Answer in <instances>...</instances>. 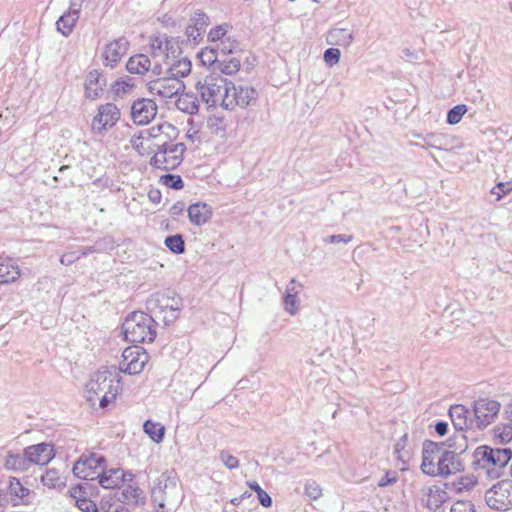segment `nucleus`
I'll return each instance as SVG.
<instances>
[{"label": "nucleus", "instance_id": "nucleus-1", "mask_svg": "<svg viewBox=\"0 0 512 512\" xmlns=\"http://www.w3.org/2000/svg\"><path fill=\"white\" fill-rule=\"evenodd\" d=\"M87 400H99L101 408H106L116 399L120 389V375L116 368L103 367L95 372L86 385Z\"/></svg>", "mask_w": 512, "mask_h": 512}, {"label": "nucleus", "instance_id": "nucleus-2", "mask_svg": "<svg viewBox=\"0 0 512 512\" xmlns=\"http://www.w3.org/2000/svg\"><path fill=\"white\" fill-rule=\"evenodd\" d=\"M511 458L510 449L479 446L473 452L472 467L489 479H497L504 475Z\"/></svg>", "mask_w": 512, "mask_h": 512}, {"label": "nucleus", "instance_id": "nucleus-3", "mask_svg": "<svg viewBox=\"0 0 512 512\" xmlns=\"http://www.w3.org/2000/svg\"><path fill=\"white\" fill-rule=\"evenodd\" d=\"M169 130L173 126L169 123H161L144 130L138 136L131 139L132 147L142 156L155 155L169 140Z\"/></svg>", "mask_w": 512, "mask_h": 512}, {"label": "nucleus", "instance_id": "nucleus-4", "mask_svg": "<svg viewBox=\"0 0 512 512\" xmlns=\"http://www.w3.org/2000/svg\"><path fill=\"white\" fill-rule=\"evenodd\" d=\"M153 324L152 316L144 312H132L122 324L125 340L131 343L152 342L156 337Z\"/></svg>", "mask_w": 512, "mask_h": 512}, {"label": "nucleus", "instance_id": "nucleus-5", "mask_svg": "<svg viewBox=\"0 0 512 512\" xmlns=\"http://www.w3.org/2000/svg\"><path fill=\"white\" fill-rule=\"evenodd\" d=\"M229 81L219 74L211 73L199 79L195 88L201 100L210 107H223V99L228 93Z\"/></svg>", "mask_w": 512, "mask_h": 512}, {"label": "nucleus", "instance_id": "nucleus-6", "mask_svg": "<svg viewBox=\"0 0 512 512\" xmlns=\"http://www.w3.org/2000/svg\"><path fill=\"white\" fill-rule=\"evenodd\" d=\"M185 151L183 143H174L169 138L168 143L152 156L150 164L158 169L174 170L182 163Z\"/></svg>", "mask_w": 512, "mask_h": 512}, {"label": "nucleus", "instance_id": "nucleus-7", "mask_svg": "<svg viewBox=\"0 0 512 512\" xmlns=\"http://www.w3.org/2000/svg\"><path fill=\"white\" fill-rule=\"evenodd\" d=\"M228 93L223 99V108L234 110L236 107L245 108L254 105L258 98V92L255 88L247 85H235L229 81Z\"/></svg>", "mask_w": 512, "mask_h": 512}, {"label": "nucleus", "instance_id": "nucleus-8", "mask_svg": "<svg viewBox=\"0 0 512 512\" xmlns=\"http://www.w3.org/2000/svg\"><path fill=\"white\" fill-rule=\"evenodd\" d=\"M455 440L460 441V443L455 445V449L453 451L445 448L437 476L448 477L452 474L461 472L464 469V463L460 455L467 449L465 435L458 434L455 436Z\"/></svg>", "mask_w": 512, "mask_h": 512}, {"label": "nucleus", "instance_id": "nucleus-9", "mask_svg": "<svg viewBox=\"0 0 512 512\" xmlns=\"http://www.w3.org/2000/svg\"><path fill=\"white\" fill-rule=\"evenodd\" d=\"M181 488L174 479L163 477L159 479L158 486L152 490V498L161 508L177 507L182 500Z\"/></svg>", "mask_w": 512, "mask_h": 512}, {"label": "nucleus", "instance_id": "nucleus-10", "mask_svg": "<svg viewBox=\"0 0 512 512\" xmlns=\"http://www.w3.org/2000/svg\"><path fill=\"white\" fill-rule=\"evenodd\" d=\"M105 464L106 459L104 456L90 452L79 457L75 462L72 471L78 478L84 480H95L99 478Z\"/></svg>", "mask_w": 512, "mask_h": 512}, {"label": "nucleus", "instance_id": "nucleus-11", "mask_svg": "<svg viewBox=\"0 0 512 512\" xmlns=\"http://www.w3.org/2000/svg\"><path fill=\"white\" fill-rule=\"evenodd\" d=\"M487 505L494 510L507 511L512 508V481L501 480L485 493Z\"/></svg>", "mask_w": 512, "mask_h": 512}, {"label": "nucleus", "instance_id": "nucleus-12", "mask_svg": "<svg viewBox=\"0 0 512 512\" xmlns=\"http://www.w3.org/2000/svg\"><path fill=\"white\" fill-rule=\"evenodd\" d=\"M149 360L146 351L139 346H132L124 349L119 370L129 375H136L142 372Z\"/></svg>", "mask_w": 512, "mask_h": 512}, {"label": "nucleus", "instance_id": "nucleus-13", "mask_svg": "<svg viewBox=\"0 0 512 512\" xmlns=\"http://www.w3.org/2000/svg\"><path fill=\"white\" fill-rule=\"evenodd\" d=\"M501 404L490 398H479L474 402V420L477 429L490 425L497 417Z\"/></svg>", "mask_w": 512, "mask_h": 512}, {"label": "nucleus", "instance_id": "nucleus-14", "mask_svg": "<svg viewBox=\"0 0 512 512\" xmlns=\"http://www.w3.org/2000/svg\"><path fill=\"white\" fill-rule=\"evenodd\" d=\"M147 307L150 310L159 309L158 312H170L168 321H175L179 317L182 300L175 293H156L147 300Z\"/></svg>", "mask_w": 512, "mask_h": 512}, {"label": "nucleus", "instance_id": "nucleus-15", "mask_svg": "<svg viewBox=\"0 0 512 512\" xmlns=\"http://www.w3.org/2000/svg\"><path fill=\"white\" fill-rule=\"evenodd\" d=\"M445 446L432 441L423 444L421 470L429 476H437Z\"/></svg>", "mask_w": 512, "mask_h": 512}, {"label": "nucleus", "instance_id": "nucleus-16", "mask_svg": "<svg viewBox=\"0 0 512 512\" xmlns=\"http://www.w3.org/2000/svg\"><path fill=\"white\" fill-rule=\"evenodd\" d=\"M149 91L163 99H170L184 91V83L172 76L159 78L149 82Z\"/></svg>", "mask_w": 512, "mask_h": 512}, {"label": "nucleus", "instance_id": "nucleus-17", "mask_svg": "<svg viewBox=\"0 0 512 512\" xmlns=\"http://www.w3.org/2000/svg\"><path fill=\"white\" fill-rule=\"evenodd\" d=\"M120 119V110L113 103L101 105L97 115L93 118L92 129L95 133L102 134L113 127Z\"/></svg>", "mask_w": 512, "mask_h": 512}, {"label": "nucleus", "instance_id": "nucleus-18", "mask_svg": "<svg viewBox=\"0 0 512 512\" xmlns=\"http://www.w3.org/2000/svg\"><path fill=\"white\" fill-rule=\"evenodd\" d=\"M417 137L424 142L421 146L422 148L453 151L463 146L458 138L444 133H428L426 135H418Z\"/></svg>", "mask_w": 512, "mask_h": 512}, {"label": "nucleus", "instance_id": "nucleus-19", "mask_svg": "<svg viewBox=\"0 0 512 512\" xmlns=\"http://www.w3.org/2000/svg\"><path fill=\"white\" fill-rule=\"evenodd\" d=\"M157 114V105L156 103L147 98L137 99L133 102L131 106V117L135 124L138 125H146Z\"/></svg>", "mask_w": 512, "mask_h": 512}, {"label": "nucleus", "instance_id": "nucleus-20", "mask_svg": "<svg viewBox=\"0 0 512 512\" xmlns=\"http://www.w3.org/2000/svg\"><path fill=\"white\" fill-rule=\"evenodd\" d=\"M129 42L125 37L115 39L106 44L102 53L105 66L114 67L127 53Z\"/></svg>", "mask_w": 512, "mask_h": 512}, {"label": "nucleus", "instance_id": "nucleus-21", "mask_svg": "<svg viewBox=\"0 0 512 512\" xmlns=\"http://www.w3.org/2000/svg\"><path fill=\"white\" fill-rule=\"evenodd\" d=\"M24 455L27 457L29 464L37 465H46L55 456L53 446L48 443H39L29 446L24 450Z\"/></svg>", "mask_w": 512, "mask_h": 512}, {"label": "nucleus", "instance_id": "nucleus-22", "mask_svg": "<svg viewBox=\"0 0 512 512\" xmlns=\"http://www.w3.org/2000/svg\"><path fill=\"white\" fill-rule=\"evenodd\" d=\"M449 416L454 428L460 432L459 434H463L464 430L477 429L474 418H471L470 411L463 405L451 406Z\"/></svg>", "mask_w": 512, "mask_h": 512}, {"label": "nucleus", "instance_id": "nucleus-23", "mask_svg": "<svg viewBox=\"0 0 512 512\" xmlns=\"http://www.w3.org/2000/svg\"><path fill=\"white\" fill-rule=\"evenodd\" d=\"M132 478V473H126L121 468H111L107 470L105 464L98 478V482L105 489H114L123 482L131 481Z\"/></svg>", "mask_w": 512, "mask_h": 512}, {"label": "nucleus", "instance_id": "nucleus-24", "mask_svg": "<svg viewBox=\"0 0 512 512\" xmlns=\"http://www.w3.org/2000/svg\"><path fill=\"white\" fill-rule=\"evenodd\" d=\"M81 5V0H71L68 12L63 14L56 22L57 30L64 36H69L72 33L79 19Z\"/></svg>", "mask_w": 512, "mask_h": 512}, {"label": "nucleus", "instance_id": "nucleus-25", "mask_svg": "<svg viewBox=\"0 0 512 512\" xmlns=\"http://www.w3.org/2000/svg\"><path fill=\"white\" fill-rule=\"evenodd\" d=\"M7 494L10 496V501L13 506H27L31 503L30 490L23 486L19 479L15 477L9 478Z\"/></svg>", "mask_w": 512, "mask_h": 512}, {"label": "nucleus", "instance_id": "nucleus-26", "mask_svg": "<svg viewBox=\"0 0 512 512\" xmlns=\"http://www.w3.org/2000/svg\"><path fill=\"white\" fill-rule=\"evenodd\" d=\"M165 63L167 65V73L173 78L181 79L191 72L192 64L190 59L185 57L176 58L175 56L166 55Z\"/></svg>", "mask_w": 512, "mask_h": 512}, {"label": "nucleus", "instance_id": "nucleus-27", "mask_svg": "<svg viewBox=\"0 0 512 512\" xmlns=\"http://www.w3.org/2000/svg\"><path fill=\"white\" fill-rule=\"evenodd\" d=\"M106 85L104 77L97 70L89 73L85 80V94L89 99L95 100L100 97L104 86Z\"/></svg>", "mask_w": 512, "mask_h": 512}, {"label": "nucleus", "instance_id": "nucleus-28", "mask_svg": "<svg viewBox=\"0 0 512 512\" xmlns=\"http://www.w3.org/2000/svg\"><path fill=\"white\" fill-rule=\"evenodd\" d=\"M212 216L211 207L202 202H197L189 206L188 217L189 220L197 226L204 225L207 223Z\"/></svg>", "mask_w": 512, "mask_h": 512}, {"label": "nucleus", "instance_id": "nucleus-29", "mask_svg": "<svg viewBox=\"0 0 512 512\" xmlns=\"http://www.w3.org/2000/svg\"><path fill=\"white\" fill-rule=\"evenodd\" d=\"M299 290L296 289V280L292 278L286 287L283 296V307L290 315H295L298 312L300 300L298 297Z\"/></svg>", "mask_w": 512, "mask_h": 512}, {"label": "nucleus", "instance_id": "nucleus-30", "mask_svg": "<svg viewBox=\"0 0 512 512\" xmlns=\"http://www.w3.org/2000/svg\"><path fill=\"white\" fill-rule=\"evenodd\" d=\"M20 269L11 258L0 257V284L15 282L20 277Z\"/></svg>", "mask_w": 512, "mask_h": 512}, {"label": "nucleus", "instance_id": "nucleus-31", "mask_svg": "<svg viewBox=\"0 0 512 512\" xmlns=\"http://www.w3.org/2000/svg\"><path fill=\"white\" fill-rule=\"evenodd\" d=\"M151 68V61L144 54H137L129 58L126 69L131 74L144 75Z\"/></svg>", "mask_w": 512, "mask_h": 512}, {"label": "nucleus", "instance_id": "nucleus-32", "mask_svg": "<svg viewBox=\"0 0 512 512\" xmlns=\"http://www.w3.org/2000/svg\"><path fill=\"white\" fill-rule=\"evenodd\" d=\"M479 484L478 478L473 474L461 476L449 484V489L457 494L471 492Z\"/></svg>", "mask_w": 512, "mask_h": 512}, {"label": "nucleus", "instance_id": "nucleus-33", "mask_svg": "<svg viewBox=\"0 0 512 512\" xmlns=\"http://www.w3.org/2000/svg\"><path fill=\"white\" fill-rule=\"evenodd\" d=\"M353 34L345 28H333L328 32V43L348 47L353 42Z\"/></svg>", "mask_w": 512, "mask_h": 512}, {"label": "nucleus", "instance_id": "nucleus-34", "mask_svg": "<svg viewBox=\"0 0 512 512\" xmlns=\"http://www.w3.org/2000/svg\"><path fill=\"white\" fill-rule=\"evenodd\" d=\"M176 107L187 114L193 115L199 111V103L193 94L180 93L176 100Z\"/></svg>", "mask_w": 512, "mask_h": 512}, {"label": "nucleus", "instance_id": "nucleus-35", "mask_svg": "<svg viewBox=\"0 0 512 512\" xmlns=\"http://www.w3.org/2000/svg\"><path fill=\"white\" fill-rule=\"evenodd\" d=\"M117 499L126 504H139L143 499V491L137 487L129 485L121 492L116 494Z\"/></svg>", "mask_w": 512, "mask_h": 512}, {"label": "nucleus", "instance_id": "nucleus-36", "mask_svg": "<svg viewBox=\"0 0 512 512\" xmlns=\"http://www.w3.org/2000/svg\"><path fill=\"white\" fill-rule=\"evenodd\" d=\"M207 129L220 138L225 137L227 133V123L223 117L219 116H209L206 121Z\"/></svg>", "mask_w": 512, "mask_h": 512}, {"label": "nucleus", "instance_id": "nucleus-37", "mask_svg": "<svg viewBox=\"0 0 512 512\" xmlns=\"http://www.w3.org/2000/svg\"><path fill=\"white\" fill-rule=\"evenodd\" d=\"M215 51L218 52L222 57H226L238 48L239 43L230 33L226 35L222 40L213 45Z\"/></svg>", "mask_w": 512, "mask_h": 512}, {"label": "nucleus", "instance_id": "nucleus-38", "mask_svg": "<svg viewBox=\"0 0 512 512\" xmlns=\"http://www.w3.org/2000/svg\"><path fill=\"white\" fill-rule=\"evenodd\" d=\"M44 486L50 489H62L65 486L64 480L56 469H48L41 477Z\"/></svg>", "mask_w": 512, "mask_h": 512}, {"label": "nucleus", "instance_id": "nucleus-39", "mask_svg": "<svg viewBox=\"0 0 512 512\" xmlns=\"http://www.w3.org/2000/svg\"><path fill=\"white\" fill-rule=\"evenodd\" d=\"M6 469L8 470H14V471H24L28 469V461L27 457L9 453L5 459L4 463Z\"/></svg>", "mask_w": 512, "mask_h": 512}, {"label": "nucleus", "instance_id": "nucleus-40", "mask_svg": "<svg viewBox=\"0 0 512 512\" xmlns=\"http://www.w3.org/2000/svg\"><path fill=\"white\" fill-rule=\"evenodd\" d=\"M144 432L156 443L163 441L165 428L160 423L147 420L143 425Z\"/></svg>", "mask_w": 512, "mask_h": 512}, {"label": "nucleus", "instance_id": "nucleus-41", "mask_svg": "<svg viewBox=\"0 0 512 512\" xmlns=\"http://www.w3.org/2000/svg\"><path fill=\"white\" fill-rule=\"evenodd\" d=\"M240 60L235 57H231L226 59L225 57H221L219 64H217V69L226 75H233L240 69Z\"/></svg>", "mask_w": 512, "mask_h": 512}, {"label": "nucleus", "instance_id": "nucleus-42", "mask_svg": "<svg viewBox=\"0 0 512 512\" xmlns=\"http://www.w3.org/2000/svg\"><path fill=\"white\" fill-rule=\"evenodd\" d=\"M446 501V492L439 487L429 489L427 507L431 510H436L440 505Z\"/></svg>", "mask_w": 512, "mask_h": 512}, {"label": "nucleus", "instance_id": "nucleus-43", "mask_svg": "<svg viewBox=\"0 0 512 512\" xmlns=\"http://www.w3.org/2000/svg\"><path fill=\"white\" fill-rule=\"evenodd\" d=\"M80 489L74 488L71 496L76 499L75 504L82 512H98L97 505L90 499L77 497V493Z\"/></svg>", "mask_w": 512, "mask_h": 512}, {"label": "nucleus", "instance_id": "nucleus-44", "mask_svg": "<svg viewBox=\"0 0 512 512\" xmlns=\"http://www.w3.org/2000/svg\"><path fill=\"white\" fill-rule=\"evenodd\" d=\"M165 245L175 254H182L185 251V243L180 234L168 236L165 239Z\"/></svg>", "mask_w": 512, "mask_h": 512}, {"label": "nucleus", "instance_id": "nucleus-45", "mask_svg": "<svg viewBox=\"0 0 512 512\" xmlns=\"http://www.w3.org/2000/svg\"><path fill=\"white\" fill-rule=\"evenodd\" d=\"M208 23V16L200 10L196 11L194 15L190 18V24H192L196 28V30L201 31L202 33L205 31Z\"/></svg>", "mask_w": 512, "mask_h": 512}, {"label": "nucleus", "instance_id": "nucleus-46", "mask_svg": "<svg viewBox=\"0 0 512 512\" xmlns=\"http://www.w3.org/2000/svg\"><path fill=\"white\" fill-rule=\"evenodd\" d=\"M229 34L228 25L222 24L211 29L208 33V40L215 45L217 42L222 40L226 35Z\"/></svg>", "mask_w": 512, "mask_h": 512}, {"label": "nucleus", "instance_id": "nucleus-47", "mask_svg": "<svg viewBox=\"0 0 512 512\" xmlns=\"http://www.w3.org/2000/svg\"><path fill=\"white\" fill-rule=\"evenodd\" d=\"M466 112L467 107L464 104L456 105L449 110L447 114V122L452 125L459 123Z\"/></svg>", "mask_w": 512, "mask_h": 512}, {"label": "nucleus", "instance_id": "nucleus-48", "mask_svg": "<svg viewBox=\"0 0 512 512\" xmlns=\"http://www.w3.org/2000/svg\"><path fill=\"white\" fill-rule=\"evenodd\" d=\"M201 57L203 59V62H208L210 64H213L215 66V69H217V64H219L220 58L222 57L218 52L215 51V48L213 45L211 47L206 48L201 53Z\"/></svg>", "mask_w": 512, "mask_h": 512}, {"label": "nucleus", "instance_id": "nucleus-49", "mask_svg": "<svg viewBox=\"0 0 512 512\" xmlns=\"http://www.w3.org/2000/svg\"><path fill=\"white\" fill-rule=\"evenodd\" d=\"M305 494L312 500H317L322 495L321 487L315 481H307L304 487Z\"/></svg>", "mask_w": 512, "mask_h": 512}, {"label": "nucleus", "instance_id": "nucleus-50", "mask_svg": "<svg viewBox=\"0 0 512 512\" xmlns=\"http://www.w3.org/2000/svg\"><path fill=\"white\" fill-rule=\"evenodd\" d=\"M219 458L221 462L230 470L236 469L239 466L238 459L235 456L229 454V452L226 450L220 451Z\"/></svg>", "mask_w": 512, "mask_h": 512}, {"label": "nucleus", "instance_id": "nucleus-51", "mask_svg": "<svg viewBox=\"0 0 512 512\" xmlns=\"http://www.w3.org/2000/svg\"><path fill=\"white\" fill-rule=\"evenodd\" d=\"M162 179L163 184L172 189L178 190L182 189L184 186L182 178L178 175L168 174L166 176H163Z\"/></svg>", "mask_w": 512, "mask_h": 512}, {"label": "nucleus", "instance_id": "nucleus-52", "mask_svg": "<svg viewBox=\"0 0 512 512\" xmlns=\"http://www.w3.org/2000/svg\"><path fill=\"white\" fill-rule=\"evenodd\" d=\"M341 52L337 48H328L324 52V61L327 65L333 66L337 64L340 60Z\"/></svg>", "mask_w": 512, "mask_h": 512}, {"label": "nucleus", "instance_id": "nucleus-53", "mask_svg": "<svg viewBox=\"0 0 512 512\" xmlns=\"http://www.w3.org/2000/svg\"><path fill=\"white\" fill-rule=\"evenodd\" d=\"M170 41L164 40L160 37H156L151 42V48L153 54L156 56L159 53H163L165 50L169 49Z\"/></svg>", "mask_w": 512, "mask_h": 512}, {"label": "nucleus", "instance_id": "nucleus-54", "mask_svg": "<svg viewBox=\"0 0 512 512\" xmlns=\"http://www.w3.org/2000/svg\"><path fill=\"white\" fill-rule=\"evenodd\" d=\"M496 436L501 442H509L512 440V425H504L495 429Z\"/></svg>", "mask_w": 512, "mask_h": 512}, {"label": "nucleus", "instance_id": "nucleus-55", "mask_svg": "<svg viewBox=\"0 0 512 512\" xmlns=\"http://www.w3.org/2000/svg\"><path fill=\"white\" fill-rule=\"evenodd\" d=\"M450 512H475V508L470 501H457L452 505Z\"/></svg>", "mask_w": 512, "mask_h": 512}, {"label": "nucleus", "instance_id": "nucleus-56", "mask_svg": "<svg viewBox=\"0 0 512 512\" xmlns=\"http://www.w3.org/2000/svg\"><path fill=\"white\" fill-rule=\"evenodd\" d=\"M510 191H512V185L511 183H503L500 182L497 184L495 188L492 189L491 193L497 195V200H500L502 197V194H508Z\"/></svg>", "mask_w": 512, "mask_h": 512}, {"label": "nucleus", "instance_id": "nucleus-57", "mask_svg": "<svg viewBox=\"0 0 512 512\" xmlns=\"http://www.w3.org/2000/svg\"><path fill=\"white\" fill-rule=\"evenodd\" d=\"M352 235L339 234L330 235L324 238L325 243H349L352 240Z\"/></svg>", "mask_w": 512, "mask_h": 512}, {"label": "nucleus", "instance_id": "nucleus-58", "mask_svg": "<svg viewBox=\"0 0 512 512\" xmlns=\"http://www.w3.org/2000/svg\"><path fill=\"white\" fill-rule=\"evenodd\" d=\"M80 259V255H78V252H68L60 258V263L63 265H71L74 262L78 261Z\"/></svg>", "mask_w": 512, "mask_h": 512}, {"label": "nucleus", "instance_id": "nucleus-59", "mask_svg": "<svg viewBox=\"0 0 512 512\" xmlns=\"http://www.w3.org/2000/svg\"><path fill=\"white\" fill-rule=\"evenodd\" d=\"M397 481V476L395 472H387L378 482L379 487H386L390 484H393Z\"/></svg>", "mask_w": 512, "mask_h": 512}, {"label": "nucleus", "instance_id": "nucleus-60", "mask_svg": "<svg viewBox=\"0 0 512 512\" xmlns=\"http://www.w3.org/2000/svg\"><path fill=\"white\" fill-rule=\"evenodd\" d=\"M201 35H202V32L196 30V28L192 24H189L187 26V28H186V36H187L189 41L197 42V40L199 39V37Z\"/></svg>", "mask_w": 512, "mask_h": 512}, {"label": "nucleus", "instance_id": "nucleus-61", "mask_svg": "<svg viewBox=\"0 0 512 512\" xmlns=\"http://www.w3.org/2000/svg\"><path fill=\"white\" fill-rule=\"evenodd\" d=\"M184 209L185 203L182 201H178L171 206L169 213L172 217H177L183 213Z\"/></svg>", "mask_w": 512, "mask_h": 512}, {"label": "nucleus", "instance_id": "nucleus-62", "mask_svg": "<svg viewBox=\"0 0 512 512\" xmlns=\"http://www.w3.org/2000/svg\"><path fill=\"white\" fill-rule=\"evenodd\" d=\"M258 500L264 507H271L272 505V498L263 490L259 494H257Z\"/></svg>", "mask_w": 512, "mask_h": 512}, {"label": "nucleus", "instance_id": "nucleus-63", "mask_svg": "<svg viewBox=\"0 0 512 512\" xmlns=\"http://www.w3.org/2000/svg\"><path fill=\"white\" fill-rule=\"evenodd\" d=\"M435 431L438 435L443 436L448 431V424L444 421H439L435 425Z\"/></svg>", "mask_w": 512, "mask_h": 512}, {"label": "nucleus", "instance_id": "nucleus-64", "mask_svg": "<svg viewBox=\"0 0 512 512\" xmlns=\"http://www.w3.org/2000/svg\"><path fill=\"white\" fill-rule=\"evenodd\" d=\"M149 200L153 203H159L161 201L162 195L158 189H152L148 193Z\"/></svg>", "mask_w": 512, "mask_h": 512}]
</instances>
